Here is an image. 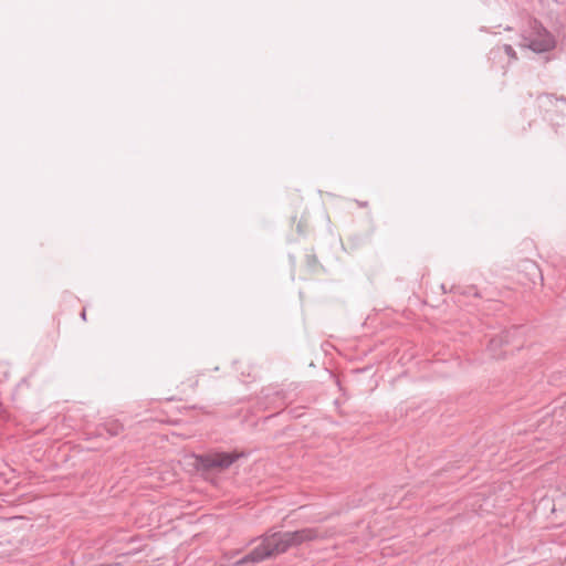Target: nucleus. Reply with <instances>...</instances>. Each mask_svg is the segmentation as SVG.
Wrapping results in <instances>:
<instances>
[{"label": "nucleus", "instance_id": "39448f33", "mask_svg": "<svg viewBox=\"0 0 566 566\" xmlns=\"http://www.w3.org/2000/svg\"><path fill=\"white\" fill-rule=\"evenodd\" d=\"M503 52L510 57L511 61L517 60V54H516L515 50L513 49V46L510 44H504L502 46L493 48L489 53V59L501 57Z\"/></svg>", "mask_w": 566, "mask_h": 566}, {"label": "nucleus", "instance_id": "423d86ee", "mask_svg": "<svg viewBox=\"0 0 566 566\" xmlns=\"http://www.w3.org/2000/svg\"><path fill=\"white\" fill-rule=\"evenodd\" d=\"M235 369L241 374L242 380H245L247 378H252V380L256 379L258 377V370L255 368H252L250 366H245V363L241 359L234 360Z\"/></svg>", "mask_w": 566, "mask_h": 566}, {"label": "nucleus", "instance_id": "6e6552de", "mask_svg": "<svg viewBox=\"0 0 566 566\" xmlns=\"http://www.w3.org/2000/svg\"><path fill=\"white\" fill-rule=\"evenodd\" d=\"M105 429L107 430L109 436L115 437L118 436L124 430V427L118 421H112L105 424Z\"/></svg>", "mask_w": 566, "mask_h": 566}, {"label": "nucleus", "instance_id": "9d476101", "mask_svg": "<svg viewBox=\"0 0 566 566\" xmlns=\"http://www.w3.org/2000/svg\"><path fill=\"white\" fill-rule=\"evenodd\" d=\"M322 349L324 352V354H329L332 349H335L337 350L338 353H340V350L335 347L332 343L329 342H325L323 345H322Z\"/></svg>", "mask_w": 566, "mask_h": 566}, {"label": "nucleus", "instance_id": "f257e3e1", "mask_svg": "<svg viewBox=\"0 0 566 566\" xmlns=\"http://www.w3.org/2000/svg\"><path fill=\"white\" fill-rule=\"evenodd\" d=\"M323 538L315 527H305L294 532H266L261 543L250 553L233 563V566L255 565L265 559L286 553L292 547Z\"/></svg>", "mask_w": 566, "mask_h": 566}, {"label": "nucleus", "instance_id": "0eeeda50", "mask_svg": "<svg viewBox=\"0 0 566 566\" xmlns=\"http://www.w3.org/2000/svg\"><path fill=\"white\" fill-rule=\"evenodd\" d=\"M264 392V396L266 398H270L271 396H273L275 398V400H280V405H284L285 403V400H286V392L282 389H274V388H268V389H264L263 390Z\"/></svg>", "mask_w": 566, "mask_h": 566}, {"label": "nucleus", "instance_id": "20e7f679", "mask_svg": "<svg viewBox=\"0 0 566 566\" xmlns=\"http://www.w3.org/2000/svg\"><path fill=\"white\" fill-rule=\"evenodd\" d=\"M19 543L20 542L12 539L0 542V558L7 560H17Z\"/></svg>", "mask_w": 566, "mask_h": 566}, {"label": "nucleus", "instance_id": "ddd939ff", "mask_svg": "<svg viewBox=\"0 0 566 566\" xmlns=\"http://www.w3.org/2000/svg\"><path fill=\"white\" fill-rule=\"evenodd\" d=\"M559 101H562V102L566 103V97L562 96V97L559 98Z\"/></svg>", "mask_w": 566, "mask_h": 566}, {"label": "nucleus", "instance_id": "f8f14e48", "mask_svg": "<svg viewBox=\"0 0 566 566\" xmlns=\"http://www.w3.org/2000/svg\"><path fill=\"white\" fill-rule=\"evenodd\" d=\"M81 318L83 321H86V310L85 308H83L82 312H81Z\"/></svg>", "mask_w": 566, "mask_h": 566}, {"label": "nucleus", "instance_id": "1a4fd4ad", "mask_svg": "<svg viewBox=\"0 0 566 566\" xmlns=\"http://www.w3.org/2000/svg\"><path fill=\"white\" fill-rule=\"evenodd\" d=\"M502 343H503L502 337L491 338L489 342V349L496 350L497 346H500Z\"/></svg>", "mask_w": 566, "mask_h": 566}, {"label": "nucleus", "instance_id": "f03ea898", "mask_svg": "<svg viewBox=\"0 0 566 566\" xmlns=\"http://www.w3.org/2000/svg\"><path fill=\"white\" fill-rule=\"evenodd\" d=\"M520 46L532 50L535 53H545L555 49L554 35L537 19L530 21L528 30L521 34Z\"/></svg>", "mask_w": 566, "mask_h": 566}, {"label": "nucleus", "instance_id": "7ed1b4c3", "mask_svg": "<svg viewBox=\"0 0 566 566\" xmlns=\"http://www.w3.org/2000/svg\"><path fill=\"white\" fill-rule=\"evenodd\" d=\"M242 453L237 452H217L209 454H201L196 457V465L199 470L202 471H212V470H226L230 468Z\"/></svg>", "mask_w": 566, "mask_h": 566}, {"label": "nucleus", "instance_id": "9b49d317", "mask_svg": "<svg viewBox=\"0 0 566 566\" xmlns=\"http://www.w3.org/2000/svg\"><path fill=\"white\" fill-rule=\"evenodd\" d=\"M356 203L358 205V207L360 208H366L368 206V202L367 201H359V200H356Z\"/></svg>", "mask_w": 566, "mask_h": 566}]
</instances>
